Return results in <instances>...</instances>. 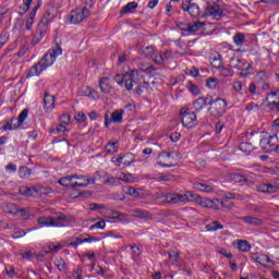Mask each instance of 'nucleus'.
Wrapping results in <instances>:
<instances>
[{"label":"nucleus","mask_w":279,"mask_h":279,"mask_svg":"<svg viewBox=\"0 0 279 279\" xmlns=\"http://www.w3.org/2000/svg\"><path fill=\"white\" fill-rule=\"evenodd\" d=\"M62 56V48L57 46L49 50L37 63H35L26 74V77H39L43 71H47L56 62V58Z\"/></svg>","instance_id":"1"},{"label":"nucleus","mask_w":279,"mask_h":279,"mask_svg":"<svg viewBox=\"0 0 279 279\" xmlns=\"http://www.w3.org/2000/svg\"><path fill=\"white\" fill-rule=\"evenodd\" d=\"M37 223L40 228H64L69 223V217L64 216V214H60L56 218L41 216L37 219Z\"/></svg>","instance_id":"2"},{"label":"nucleus","mask_w":279,"mask_h":279,"mask_svg":"<svg viewBox=\"0 0 279 279\" xmlns=\"http://www.w3.org/2000/svg\"><path fill=\"white\" fill-rule=\"evenodd\" d=\"M165 197L168 204H187V202H196L199 195L186 191L184 194H166Z\"/></svg>","instance_id":"3"},{"label":"nucleus","mask_w":279,"mask_h":279,"mask_svg":"<svg viewBox=\"0 0 279 279\" xmlns=\"http://www.w3.org/2000/svg\"><path fill=\"white\" fill-rule=\"evenodd\" d=\"M27 114H29V110L24 109L21 111L20 116L13 117L8 120L1 128L4 132H12L13 130H19L23 123H25V119H27Z\"/></svg>","instance_id":"4"},{"label":"nucleus","mask_w":279,"mask_h":279,"mask_svg":"<svg viewBox=\"0 0 279 279\" xmlns=\"http://www.w3.org/2000/svg\"><path fill=\"white\" fill-rule=\"evenodd\" d=\"M228 108V101L226 99L217 97L213 100L211 107H209L208 112L211 117L219 119L222 114H226V109Z\"/></svg>","instance_id":"5"},{"label":"nucleus","mask_w":279,"mask_h":279,"mask_svg":"<svg viewBox=\"0 0 279 279\" xmlns=\"http://www.w3.org/2000/svg\"><path fill=\"white\" fill-rule=\"evenodd\" d=\"M138 82H143V71L132 70L131 73L124 74L123 84L126 90H132Z\"/></svg>","instance_id":"6"},{"label":"nucleus","mask_w":279,"mask_h":279,"mask_svg":"<svg viewBox=\"0 0 279 279\" xmlns=\"http://www.w3.org/2000/svg\"><path fill=\"white\" fill-rule=\"evenodd\" d=\"M90 16V10L83 8V9H75L71 11L69 15V21L73 25H77V23H82L84 19H88Z\"/></svg>","instance_id":"7"},{"label":"nucleus","mask_w":279,"mask_h":279,"mask_svg":"<svg viewBox=\"0 0 279 279\" xmlns=\"http://www.w3.org/2000/svg\"><path fill=\"white\" fill-rule=\"evenodd\" d=\"M48 25H49V22L45 19L38 23L35 35L31 41L33 47L38 45V43L43 40V37L47 34Z\"/></svg>","instance_id":"8"},{"label":"nucleus","mask_w":279,"mask_h":279,"mask_svg":"<svg viewBox=\"0 0 279 279\" xmlns=\"http://www.w3.org/2000/svg\"><path fill=\"white\" fill-rule=\"evenodd\" d=\"M206 16H214V19L219 20V16L223 14L221 8L219 7V0L207 1V7L205 9Z\"/></svg>","instance_id":"9"},{"label":"nucleus","mask_w":279,"mask_h":279,"mask_svg":"<svg viewBox=\"0 0 279 279\" xmlns=\"http://www.w3.org/2000/svg\"><path fill=\"white\" fill-rule=\"evenodd\" d=\"M21 195H25V197H43V195H47V189L45 187H28L22 186L20 187Z\"/></svg>","instance_id":"10"},{"label":"nucleus","mask_w":279,"mask_h":279,"mask_svg":"<svg viewBox=\"0 0 279 279\" xmlns=\"http://www.w3.org/2000/svg\"><path fill=\"white\" fill-rule=\"evenodd\" d=\"M180 118L184 128H195L197 125V114L181 110Z\"/></svg>","instance_id":"11"},{"label":"nucleus","mask_w":279,"mask_h":279,"mask_svg":"<svg viewBox=\"0 0 279 279\" xmlns=\"http://www.w3.org/2000/svg\"><path fill=\"white\" fill-rule=\"evenodd\" d=\"M259 145L264 151H276V147H278V136L276 135H270L267 138H262L259 142Z\"/></svg>","instance_id":"12"},{"label":"nucleus","mask_w":279,"mask_h":279,"mask_svg":"<svg viewBox=\"0 0 279 279\" xmlns=\"http://www.w3.org/2000/svg\"><path fill=\"white\" fill-rule=\"evenodd\" d=\"M229 66L231 69H236V71H250V69L252 68V65L247 61L236 57L230 58Z\"/></svg>","instance_id":"13"},{"label":"nucleus","mask_w":279,"mask_h":279,"mask_svg":"<svg viewBox=\"0 0 279 279\" xmlns=\"http://www.w3.org/2000/svg\"><path fill=\"white\" fill-rule=\"evenodd\" d=\"M157 165L159 167H173L175 165V160L173 159V153H161L157 157Z\"/></svg>","instance_id":"14"},{"label":"nucleus","mask_w":279,"mask_h":279,"mask_svg":"<svg viewBox=\"0 0 279 279\" xmlns=\"http://www.w3.org/2000/svg\"><path fill=\"white\" fill-rule=\"evenodd\" d=\"M123 192L126 195H130L131 197H137L138 199H145V197H147V192L143 189H136V187H132V186H125L123 189Z\"/></svg>","instance_id":"15"},{"label":"nucleus","mask_w":279,"mask_h":279,"mask_svg":"<svg viewBox=\"0 0 279 279\" xmlns=\"http://www.w3.org/2000/svg\"><path fill=\"white\" fill-rule=\"evenodd\" d=\"M234 197H236L234 194L229 193L221 199L217 198L218 204H216L214 210H219L220 208H232V202L230 199H234Z\"/></svg>","instance_id":"16"},{"label":"nucleus","mask_w":279,"mask_h":279,"mask_svg":"<svg viewBox=\"0 0 279 279\" xmlns=\"http://www.w3.org/2000/svg\"><path fill=\"white\" fill-rule=\"evenodd\" d=\"M213 97L210 95H207L206 97H199L194 101V106L196 108V112H202L206 106H213Z\"/></svg>","instance_id":"17"},{"label":"nucleus","mask_w":279,"mask_h":279,"mask_svg":"<svg viewBox=\"0 0 279 279\" xmlns=\"http://www.w3.org/2000/svg\"><path fill=\"white\" fill-rule=\"evenodd\" d=\"M195 202L198 206H202V208H211L213 210H215V208H217V204H219L217 198L209 199L202 196H197Z\"/></svg>","instance_id":"18"},{"label":"nucleus","mask_w":279,"mask_h":279,"mask_svg":"<svg viewBox=\"0 0 279 279\" xmlns=\"http://www.w3.org/2000/svg\"><path fill=\"white\" fill-rule=\"evenodd\" d=\"M136 160V156L132 153H126L123 156H120L118 158H112V162H119L124 165V167H130V165L134 163Z\"/></svg>","instance_id":"19"},{"label":"nucleus","mask_w":279,"mask_h":279,"mask_svg":"<svg viewBox=\"0 0 279 279\" xmlns=\"http://www.w3.org/2000/svg\"><path fill=\"white\" fill-rule=\"evenodd\" d=\"M181 8L183 12H187V14L192 16V19H197L201 14L199 5H197L196 3H182Z\"/></svg>","instance_id":"20"},{"label":"nucleus","mask_w":279,"mask_h":279,"mask_svg":"<svg viewBox=\"0 0 279 279\" xmlns=\"http://www.w3.org/2000/svg\"><path fill=\"white\" fill-rule=\"evenodd\" d=\"M8 208H13L14 211H12V215H21V217H23V219H29V217H32V208L26 207V208H20L14 204H9Z\"/></svg>","instance_id":"21"},{"label":"nucleus","mask_w":279,"mask_h":279,"mask_svg":"<svg viewBox=\"0 0 279 279\" xmlns=\"http://www.w3.org/2000/svg\"><path fill=\"white\" fill-rule=\"evenodd\" d=\"M97 178H101L102 184H107V186H116L117 180H119V178H114L107 172H104L102 175H101V172H98Z\"/></svg>","instance_id":"22"},{"label":"nucleus","mask_w":279,"mask_h":279,"mask_svg":"<svg viewBox=\"0 0 279 279\" xmlns=\"http://www.w3.org/2000/svg\"><path fill=\"white\" fill-rule=\"evenodd\" d=\"M204 25H206L205 22L196 21V22L186 24L185 28H183V29H184V32H190L191 34H193L195 32H199V29H202L204 27Z\"/></svg>","instance_id":"23"},{"label":"nucleus","mask_w":279,"mask_h":279,"mask_svg":"<svg viewBox=\"0 0 279 279\" xmlns=\"http://www.w3.org/2000/svg\"><path fill=\"white\" fill-rule=\"evenodd\" d=\"M193 186L196 191H201L202 193H213L215 191V187L208 183L194 182Z\"/></svg>","instance_id":"24"},{"label":"nucleus","mask_w":279,"mask_h":279,"mask_svg":"<svg viewBox=\"0 0 279 279\" xmlns=\"http://www.w3.org/2000/svg\"><path fill=\"white\" fill-rule=\"evenodd\" d=\"M136 88L134 90L135 95H143L147 88H149V83L145 81V76L142 74V81L135 83Z\"/></svg>","instance_id":"25"},{"label":"nucleus","mask_w":279,"mask_h":279,"mask_svg":"<svg viewBox=\"0 0 279 279\" xmlns=\"http://www.w3.org/2000/svg\"><path fill=\"white\" fill-rule=\"evenodd\" d=\"M97 175H99V172H96L95 175H93L89 179H86V183H77L74 182L72 183V189H86V186H89V184H95L96 180H97Z\"/></svg>","instance_id":"26"},{"label":"nucleus","mask_w":279,"mask_h":279,"mask_svg":"<svg viewBox=\"0 0 279 279\" xmlns=\"http://www.w3.org/2000/svg\"><path fill=\"white\" fill-rule=\"evenodd\" d=\"M242 221L247 223V226H263V223H265L263 219L253 216L242 217Z\"/></svg>","instance_id":"27"},{"label":"nucleus","mask_w":279,"mask_h":279,"mask_svg":"<svg viewBox=\"0 0 279 279\" xmlns=\"http://www.w3.org/2000/svg\"><path fill=\"white\" fill-rule=\"evenodd\" d=\"M54 104H56V97H53L52 95L46 94L44 97L45 110H53Z\"/></svg>","instance_id":"28"},{"label":"nucleus","mask_w":279,"mask_h":279,"mask_svg":"<svg viewBox=\"0 0 279 279\" xmlns=\"http://www.w3.org/2000/svg\"><path fill=\"white\" fill-rule=\"evenodd\" d=\"M82 95H84V97H89L90 99H99V94H97V92L89 86L82 89Z\"/></svg>","instance_id":"29"},{"label":"nucleus","mask_w":279,"mask_h":279,"mask_svg":"<svg viewBox=\"0 0 279 279\" xmlns=\"http://www.w3.org/2000/svg\"><path fill=\"white\" fill-rule=\"evenodd\" d=\"M274 189H276V186L271 183H260L257 185L258 193H274Z\"/></svg>","instance_id":"30"},{"label":"nucleus","mask_w":279,"mask_h":279,"mask_svg":"<svg viewBox=\"0 0 279 279\" xmlns=\"http://www.w3.org/2000/svg\"><path fill=\"white\" fill-rule=\"evenodd\" d=\"M108 217L109 219H118V221H128V215L114 210H109Z\"/></svg>","instance_id":"31"},{"label":"nucleus","mask_w":279,"mask_h":279,"mask_svg":"<svg viewBox=\"0 0 279 279\" xmlns=\"http://www.w3.org/2000/svg\"><path fill=\"white\" fill-rule=\"evenodd\" d=\"M255 81L257 84H265L266 82H269V74H267L265 70H262L255 75Z\"/></svg>","instance_id":"32"},{"label":"nucleus","mask_w":279,"mask_h":279,"mask_svg":"<svg viewBox=\"0 0 279 279\" xmlns=\"http://www.w3.org/2000/svg\"><path fill=\"white\" fill-rule=\"evenodd\" d=\"M60 250H62V245L61 244H49L48 246L44 247V252L45 254H58V252H60Z\"/></svg>","instance_id":"33"},{"label":"nucleus","mask_w":279,"mask_h":279,"mask_svg":"<svg viewBox=\"0 0 279 279\" xmlns=\"http://www.w3.org/2000/svg\"><path fill=\"white\" fill-rule=\"evenodd\" d=\"M118 180H121L122 182H125L126 184H134V182H136V178H134L132 174L125 173V172L120 173V175L118 177Z\"/></svg>","instance_id":"34"},{"label":"nucleus","mask_w":279,"mask_h":279,"mask_svg":"<svg viewBox=\"0 0 279 279\" xmlns=\"http://www.w3.org/2000/svg\"><path fill=\"white\" fill-rule=\"evenodd\" d=\"M132 213L133 217H138V219H149V217H151L149 211L143 209H134Z\"/></svg>","instance_id":"35"},{"label":"nucleus","mask_w":279,"mask_h":279,"mask_svg":"<svg viewBox=\"0 0 279 279\" xmlns=\"http://www.w3.org/2000/svg\"><path fill=\"white\" fill-rule=\"evenodd\" d=\"M84 236H86V233H83L76 238H72L69 243L70 247H74L75 250H77V246H80V245H82V243H84V241L82 240V239H84Z\"/></svg>","instance_id":"36"},{"label":"nucleus","mask_w":279,"mask_h":279,"mask_svg":"<svg viewBox=\"0 0 279 279\" xmlns=\"http://www.w3.org/2000/svg\"><path fill=\"white\" fill-rule=\"evenodd\" d=\"M233 43L236 47H243V45L245 44V34L236 33L233 36Z\"/></svg>","instance_id":"37"},{"label":"nucleus","mask_w":279,"mask_h":279,"mask_svg":"<svg viewBox=\"0 0 279 279\" xmlns=\"http://www.w3.org/2000/svg\"><path fill=\"white\" fill-rule=\"evenodd\" d=\"M239 149H240V151H243L244 154H250L251 151H254V149H256V147H254V145H252L247 142H242L239 145Z\"/></svg>","instance_id":"38"},{"label":"nucleus","mask_w":279,"mask_h":279,"mask_svg":"<svg viewBox=\"0 0 279 279\" xmlns=\"http://www.w3.org/2000/svg\"><path fill=\"white\" fill-rule=\"evenodd\" d=\"M156 53V50L154 47L148 46L144 50H142V58H147L148 60H151Z\"/></svg>","instance_id":"39"},{"label":"nucleus","mask_w":279,"mask_h":279,"mask_svg":"<svg viewBox=\"0 0 279 279\" xmlns=\"http://www.w3.org/2000/svg\"><path fill=\"white\" fill-rule=\"evenodd\" d=\"M19 175L23 180H27V178L32 175V169H29L28 167L22 166L19 169Z\"/></svg>","instance_id":"40"},{"label":"nucleus","mask_w":279,"mask_h":279,"mask_svg":"<svg viewBox=\"0 0 279 279\" xmlns=\"http://www.w3.org/2000/svg\"><path fill=\"white\" fill-rule=\"evenodd\" d=\"M111 121L113 123H122L123 122V110H116L111 114Z\"/></svg>","instance_id":"41"},{"label":"nucleus","mask_w":279,"mask_h":279,"mask_svg":"<svg viewBox=\"0 0 279 279\" xmlns=\"http://www.w3.org/2000/svg\"><path fill=\"white\" fill-rule=\"evenodd\" d=\"M71 182H73L72 175L63 177L58 180V184H61V186H65V189H69V186H73V183Z\"/></svg>","instance_id":"42"},{"label":"nucleus","mask_w":279,"mask_h":279,"mask_svg":"<svg viewBox=\"0 0 279 279\" xmlns=\"http://www.w3.org/2000/svg\"><path fill=\"white\" fill-rule=\"evenodd\" d=\"M207 232H215L217 230H223V225H220L219 221H213L206 226Z\"/></svg>","instance_id":"43"},{"label":"nucleus","mask_w":279,"mask_h":279,"mask_svg":"<svg viewBox=\"0 0 279 279\" xmlns=\"http://www.w3.org/2000/svg\"><path fill=\"white\" fill-rule=\"evenodd\" d=\"M138 4L136 2H129L126 5L123 7L120 14H130L132 10H136Z\"/></svg>","instance_id":"44"},{"label":"nucleus","mask_w":279,"mask_h":279,"mask_svg":"<svg viewBox=\"0 0 279 279\" xmlns=\"http://www.w3.org/2000/svg\"><path fill=\"white\" fill-rule=\"evenodd\" d=\"M168 256H169L172 265H179L180 264V252L169 251Z\"/></svg>","instance_id":"45"},{"label":"nucleus","mask_w":279,"mask_h":279,"mask_svg":"<svg viewBox=\"0 0 279 279\" xmlns=\"http://www.w3.org/2000/svg\"><path fill=\"white\" fill-rule=\"evenodd\" d=\"M238 250H240V252H250V250H252V246L250 245V242L245 240H240L238 242Z\"/></svg>","instance_id":"46"},{"label":"nucleus","mask_w":279,"mask_h":279,"mask_svg":"<svg viewBox=\"0 0 279 279\" xmlns=\"http://www.w3.org/2000/svg\"><path fill=\"white\" fill-rule=\"evenodd\" d=\"M185 87L187 90H190V93H192V95H199V87L195 83L189 81Z\"/></svg>","instance_id":"47"},{"label":"nucleus","mask_w":279,"mask_h":279,"mask_svg":"<svg viewBox=\"0 0 279 279\" xmlns=\"http://www.w3.org/2000/svg\"><path fill=\"white\" fill-rule=\"evenodd\" d=\"M106 150H107V154H117V151H119V146H117V142H109L107 145H106Z\"/></svg>","instance_id":"48"},{"label":"nucleus","mask_w":279,"mask_h":279,"mask_svg":"<svg viewBox=\"0 0 279 279\" xmlns=\"http://www.w3.org/2000/svg\"><path fill=\"white\" fill-rule=\"evenodd\" d=\"M109 80L110 78H108V77L100 78L99 87H100L101 93H104V94L110 93V90L108 89V81Z\"/></svg>","instance_id":"49"},{"label":"nucleus","mask_w":279,"mask_h":279,"mask_svg":"<svg viewBox=\"0 0 279 279\" xmlns=\"http://www.w3.org/2000/svg\"><path fill=\"white\" fill-rule=\"evenodd\" d=\"M54 265L59 269V271H66V262H64L62 257L56 259Z\"/></svg>","instance_id":"50"},{"label":"nucleus","mask_w":279,"mask_h":279,"mask_svg":"<svg viewBox=\"0 0 279 279\" xmlns=\"http://www.w3.org/2000/svg\"><path fill=\"white\" fill-rule=\"evenodd\" d=\"M218 71L222 77H232V70L229 68L222 65Z\"/></svg>","instance_id":"51"},{"label":"nucleus","mask_w":279,"mask_h":279,"mask_svg":"<svg viewBox=\"0 0 279 279\" xmlns=\"http://www.w3.org/2000/svg\"><path fill=\"white\" fill-rule=\"evenodd\" d=\"M4 271L9 278H14V276H16V270L13 265L5 266Z\"/></svg>","instance_id":"52"},{"label":"nucleus","mask_w":279,"mask_h":279,"mask_svg":"<svg viewBox=\"0 0 279 279\" xmlns=\"http://www.w3.org/2000/svg\"><path fill=\"white\" fill-rule=\"evenodd\" d=\"M106 228V220H100L89 227V230H104Z\"/></svg>","instance_id":"53"},{"label":"nucleus","mask_w":279,"mask_h":279,"mask_svg":"<svg viewBox=\"0 0 279 279\" xmlns=\"http://www.w3.org/2000/svg\"><path fill=\"white\" fill-rule=\"evenodd\" d=\"M231 180H233V182H239V183L247 182V178L239 173L232 174Z\"/></svg>","instance_id":"54"},{"label":"nucleus","mask_w":279,"mask_h":279,"mask_svg":"<svg viewBox=\"0 0 279 279\" xmlns=\"http://www.w3.org/2000/svg\"><path fill=\"white\" fill-rule=\"evenodd\" d=\"M82 240H83V243H97V241H99L98 238L86 234V233H85V236L82 238Z\"/></svg>","instance_id":"55"},{"label":"nucleus","mask_w":279,"mask_h":279,"mask_svg":"<svg viewBox=\"0 0 279 279\" xmlns=\"http://www.w3.org/2000/svg\"><path fill=\"white\" fill-rule=\"evenodd\" d=\"M206 84L209 88L215 89L219 86V80L210 77L207 80Z\"/></svg>","instance_id":"56"},{"label":"nucleus","mask_w":279,"mask_h":279,"mask_svg":"<svg viewBox=\"0 0 279 279\" xmlns=\"http://www.w3.org/2000/svg\"><path fill=\"white\" fill-rule=\"evenodd\" d=\"M151 60H154L155 64H158V65L165 64V58H162V54L155 53Z\"/></svg>","instance_id":"57"},{"label":"nucleus","mask_w":279,"mask_h":279,"mask_svg":"<svg viewBox=\"0 0 279 279\" xmlns=\"http://www.w3.org/2000/svg\"><path fill=\"white\" fill-rule=\"evenodd\" d=\"M86 113L84 112H78L76 116H75V120L77 121V123H84L86 121Z\"/></svg>","instance_id":"58"},{"label":"nucleus","mask_w":279,"mask_h":279,"mask_svg":"<svg viewBox=\"0 0 279 279\" xmlns=\"http://www.w3.org/2000/svg\"><path fill=\"white\" fill-rule=\"evenodd\" d=\"M25 234H27L25 230H19L11 235V239H22V236H25Z\"/></svg>","instance_id":"59"},{"label":"nucleus","mask_w":279,"mask_h":279,"mask_svg":"<svg viewBox=\"0 0 279 279\" xmlns=\"http://www.w3.org/2000/svg\"><path fill=\"white\" fill-rule=\"evenodd\" d=\"M211 66H214V69H218L219 71L223 66L221 65V59L214 58L211 60Z\"/></svg>","instance_id":"60"},{"label":"nucleus","mask_w":279,"mask_h":279,"mask_svg":"<svg viewBox=\"0 0 279 279\" xmlns=\"http://www.w3.org/2000/svg\"><path fill=\"white\" fill-rule=\"evenodd\" d=\"M60 123H62L63 125H69V123H71V117L68 114L61 116Z\"/></svg>","instance_id":"61"},{"label":"nucleus","mask_w":279,"mask_h":279,"mask_svg":"<svg viewBox=\"0 0 279 279\" xmlns=\"http://www.w3.org/2000/svg\"><path fill=\"white\" fill-rule=\"evenodd\" d=\"M124 80H125V74H123V75L117 74L114 76V82H117V84H119V86H123Z\"/></svg>","instance_id":"62"},{"label":"nucleus","mask_w":279,"mask_h":279,"mask_svg":"<svg viewBox=\"0 0 279 279\" xmlns=\"http://www.w3.org/2000/svg\"><path fill=\"white\" fill-rule=\"evenodd\" d=\"M133 256H135V258H138V256H141V248L136 245L131 246Z\"/></svg>","instance_id":"63"},{"label":"nucleus","mask_w":279,"mask_h":279,"mask_svg":"<svg viewBox=\"0 0 279 279\" xmlns=\"http://www.w3.org/2000/svg\"><path fill=\"white\" fill-rule=\"evenodd\" d=\"M276 97H279V89L268 94L267 97H266V101H269V99H276Z\"/></svg>","instance_id":"64"}]
</instances>
